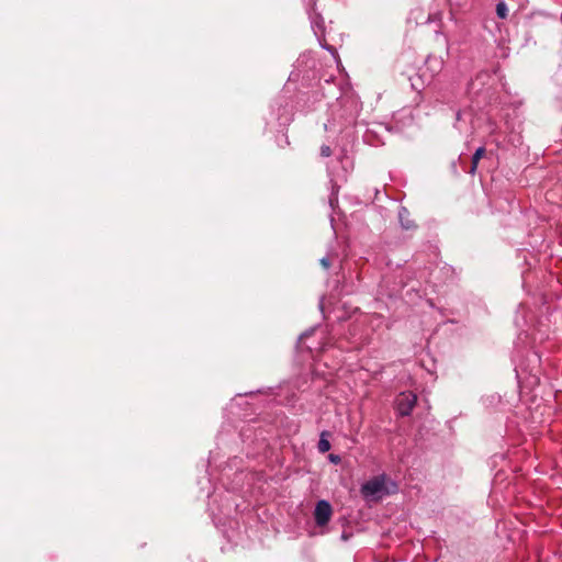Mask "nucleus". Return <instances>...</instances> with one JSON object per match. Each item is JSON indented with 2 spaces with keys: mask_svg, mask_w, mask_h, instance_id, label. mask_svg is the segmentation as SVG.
I'll use <instances>...</instances> for the list:
<instances>
[{
  "mask_svg": "<svg viewBox=\"0 0 562 562\" xmlns=\"http://www.w3.org/2000/svg\"><path fill=\"white\" fill-rule=\"evenodd\" d=\"M417 402V396L412 392H403L396 398V408L401 416H408Z\"/></svg>",
  "mask_w": 562,
  "mask_h": 562,
  "instance_id": "nucleus-1",
  "label": "nucleus"
},
{
  "mask_svg": "<svg viewBox=\"0 0 562 562\" xmlns=\"http://www.w3.org/2000/svg\"><path fill=\"white\" fill-rule=\"evenodd\" d=\"M333 509L327 501H319L316 504L314 518L318 526H325L330 520Z\"/></svg>",
  "mask_w": 562,
  "mask_h": 562,
  "instance_id": "nucleus-2",
  "label": "nucleus"
},
{
  "mask_svg": "<svg viewBox=\"0 0 562 562\" xmlns=\"http://www.w3.org/2000/svg\"><path fill=\"white\" fill-rule=\"evenodd\" d=\"M384 487L383 481L379 479H373L366 482L361 487V493L364 497H371L379 494Z\"/></svg>",
  "mask_w": 562,
  "mask_h": 562,
  "instance_id": "nucleus-3",
  "label": "nucleus"
},
{
  "mask_svg": "<svg viewBox=\"0 0 562 562\" xmlns=\"http://www.w3.org/2000/svg\"><path fill=\"white\" fill-rule=\"evenodd\" d=\"M485 153H486V150L484 147H479L475 150V153L473 154L472 159H471L470 169L468 170V172L470 175H472V176L475 175L479 161L482 159V157L485 155Z\"/></svg>",
  "mask_w": 562,
  "mask_h": 562,
  "instance_id": "nucleus-4",
  "label": "nucleus"
},
{
  "mask_svg": "<svg viewBox=\"0 0 562 562\" xmlns=\"http://www.w3.org/2000/svg\"><path fill=\"white\" fill-rule=\"evenodd\" d=\"M330 434L328 431H323L321 434V438H319V441H318V451L321 453H325L327 451L330 450V442L329 440L327 439V437L329 436Z\"/></svg>",
  "mask_w": 562,
  "mask_h": 562,
  "instance_id": "nucleus-5",
  "label": "nucleus"
},
{
  "mask_svg": "<svg viewBox=\"0 0 562 562\" xmlns=\"http://www.w3.org/2000/svg\"><path fill=\"white\" fill-rule=\"evenodd\" d=\"M496 14L499 19H506L508 15V8L505 2H498L496 5Z\"/></svg>",
  "mask_w": 562,
  "mask_h": 562,
  "instance_id": "nucleus-6",
  "label": "nucleus"
},
{
  "mask_svg": "<svg viewBox=\"0 0 562 562\" xmlns=\"http://www.w3.org/2000/svg\"><path fill=\"white\" fill-rule=\"evenodd\" d=\"M319 263H321V266H322L325 270L329 269V268H330V266H331V261H330V259H329V258H327V257L322 258V259L319 260Z\"/></svg>",
  "mask_w": 562,
  "mask_h": 562,
  "instance_id": "nucleus-7",
  "label": "nucleus"
},
{
  "mask_svg": "<svg viewBox=\"0 0 562 562\" xmlns=\"http://www.w3.org/2000/svg\"><path fill=\"white\" fill-rule=\"evenodd\" d=\"M329 460L333 462V463H339L340 462V457L339 456H336V454H330L329 456Z\"/></svg>",
  "mask_w": 562,
  "mask_h": 562,
  "instance_id": "nucleus-8",
  "label": "nucleus"
},
{
  "mask_svg": "<svg viewBox=\"0 0 562 562\" xmlns=\"http://www.w3.org/2000/svg\"><path fill=\"white\" fill-rule=\"evenodd\" d=\"M322 154H323V156H329L330 155V148L328 146L322 147Z\"/></svg>",
  "mask_w": 562,
  "mask_h": 562,
  "instance_id": "nucleus-9",
  "label": "nucleus"
}]
</instances>
